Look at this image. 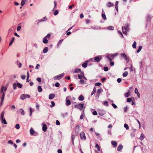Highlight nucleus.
I'll use <instances>...</instances> for the list:
<instances>
[{
  "label": "nucleus",
  "mask_w": 153,
  "mask_h": 153,
  "mask_svg": "<svg viewBox=\"0 0 153 153\" xmlns=\"http://www.w3.org/2000/svg\"><path fill=\"white\" fill-rule=\"evenodd\" d=\"M47 128H48L47 126L46 125H45V124H44L42 126V130L44 131L45 132L46 131V130L47 129Z\"/></svg>",
  "instance_id": "ddd939ff"
},
{
  "label": "nucleus",
  "mask_w": 153,
  "mask_h": 153,
  "mask_svg": "<svg viewBox=\"0 0 153 153\" xmlns=\"http://www.w3.org/2000/svg\"><path fill=\"white\" fill-rule=\"evenodd\" d=\"M95 147L97 149L98 151H100V147L98 144H96Z\"/></svg>",
  "instance_id": "393cba45"
},
{
  "label": "nucleus",
  "mask_w": 153,
  "mask_h": 153,
  "mask_svg": "<svg viewBox=\"0 0 153 153\" xmlns=\"http://www.w3.org/2000/svg\"><path fill=\"white\" fill-rule=\"evenodd\" d=\"M111 144L114 147H116L117 146V144L116 141H111Z\"/></svg>",
  "instance_id": "f3484780"
},
{
  "label": "nucleus",
  "mask_w": 153,
  "mask_h": 153,
  "mask_svg": "<svg viewBox=\"0 0 153 153\" xmlns=\"http://www.w3.org/2000/svg\"><path fill=\"white\" fill-rule=\"evenodd\" d=\"M16 86H17V84H16V83H14L13 84V86L14 89H16Z\"/></svg>",
  "instance_id": "de8ad7c7"
},
{
  "label": "nucleus",
  "mask_w": 153,
  "mask_h": 153,
  "mask_svg": "<svg viewBox=\"0 0 153 153\" xmlns=\"http://www.w3.org/2000/svg\"><path fill=\"white\" fill-rule=\"evenodd\" d=\"M25 4V1H22L21 3V5L22 6H23Z\"/></svg>",
  "instance_id": "3c124183"
},
{
  "label": "nucleus",
  "mask_w": 153,
  "mask_h": 153,
  "mask_svg": "<svg viewBox=\"0 0 153 153\" xmlns=\"http://www.w3.org/2000/svg\"><path fill=\"white\" fill-rule=\"evenodd\" d=\"M80 83L81 84H83L84 83H85V81H84V80L82 79H81L80 80Z\"/></svg>",
  "instance_id": "49530a36"
},
{
  "label": "nucleus",
  "mask_w": 153,
  "mask_h": 153,
  "mask_svg": "<svg viewBox=\"0 0 153 153\" xmlns=\"http://www.w3.org/2000/svg\"><path fill=\"white\" fill-rule=\"evenodd\" d=\"M15 127L16 129H19L20 128L19 125V124H16L15 126Z\"/></svg>",
  "instance_id": "37998d69"
},
{
  "label": "nucleus",
  "mask_w": 153,
  "mask_h": 153,
  "mask_svg": "<svg viewBox=\"0 0 153 153\" xmlns=\"http://www.w3.org/2000/svg\"><path fill=\"white\" fill-rule=\"evenodd\" d=\"M142 48V46H139L138 49L137 51V52L139 53L141 50Z\"/></svg>",
  "instance_id": "f704fd0d"
},
{
  "label": "nucleus",
  "mask_w": 153,
  "mask_h": 153,
  "mask_svg": "<svg viewBox=\"0 0 153 153\" xmlns=\"http://www.w3.org/2000/svg\"><path fill=\"white\" fill-rule=\"evenodd\" d=\"M21 28V27L20 26H18L17 28V30L18 31H19Z\"/></svg>",
  "instance_id": "774afa93"
},
{
  "label": "nucleus",
  "mask_w": 153,
  "mask_h": 153,
  "mask_svg": "<svg viewBox=\"0 0 153 153\" xmlns=\"http://www.w3.org/2000/svg\"><path fill=\"white\" fill-rule=\"evenodd\" d=\"M121 56L122 57L124 58L126 61H127L128 62V58L127 57L126 54L125 53H122L121 54Z\"/></svg>",
  "instance_id": "1a4fd4ad"
},
{
  "label": "nucleus",
  "mask_w": 153,
  "mask_h": 153,
  "mask_svg": "<svg viewBox=\"0 0 153 153\" xmlns=\"http://www.w3.org/2000/svg\"><path fill=\"white\" fill-rule=\"evenodd\" d=\"M17 85L19 88H21L22 87V85L19 82L17 83Z\"/></svg>",
  "instance_id": "4c0bfd02"
},
{
  "label": "nucleus",
  "mask_w": 153,
  "mask_h": 153,
  "mask_svg": "<svg viewBox=\"0 0 153 153\" xmlns=\"http://www.w3.org/2000/svg\"><path fill=\"white\" fill-rule=\"evenodd\" d=\"M123 148V146L121 145H119L117 148V150L118 151H120Z\"/></svg>",
  "instance_id": "a211bd4d"
},
{
  "label": "nucleus",
  "mask_w": 153,
  "mask_h": 153,
  "mask_svg": "<svg viewBox=\"0 0 153 153\" xmlns=\"http://www.w3.org/2000/svg\"><path fill=\"white\" fill-rule=\"evenodd\" d=\"M136 45H137V43L135 41H134L133 42V44H132V47L134 48H135L136 47Z\"/></svg>",
  "instance_id": "c756f323"
},
{
  "label": "nucleus",
  "mask_w": 153,
  "mask_h": 153,
  "mask_svg": "<svg viewBox=\"0 0 153 153\" xmlns=\"http://www.w3.org/2000/svg\"><path fill=\"white\" fill-rule=\"evenodd\" d=\"M104 105L106 106H108V102L106 101H105L103 103Z\"/></svg>",
  "instance_id": "c03bdc74"
},
{
  "label": "nucleus",
  "mask_w": 153,
  "mask_h": 153,
  "mask_svg": "<svg viewBox=\"0 0 153 153\" xmlns=\"http://www.w3.org/2000/svg\"><path fill=\"white\" fill-rule=\"evenodd\" d=\"M4 111H3L1 113V120L2 122L5 124H7V123L4 118Z\"/></svg>",
  "instance_id": "f257e3e1"
},
{
  "label": "nucleus",
  "mask_w": 153,
  "mask_h": 153,
  "mask_svg": "<svg viewBox=\"0 0 153 153\" xmlns=\"http://www.w3.org/2000/svg\"><path fill=\"white\" fill-rule=\"evenodd\" d=\"M71 104L70 101L69 100H67L66 101L65 104L67 106L70 105Z\"/></svg>",
  "instance_id": "6ab92c4d"
},
{
  "label": "nucleus",
  "mask_w": 153,
  "mask_h": 153,
  "mask_svg": "<svg viewBox=\"0 0 153 153\" xmlns=\"http://www.w3.org/2000/svg\"><path fill=\"white\" fill-rule=\"evenodd\" d=\"M108 29L109 30H113L114 29V27L113 26H110L108 27Z\"/></svg>",
  "instance_id": "a18cd8bd"
},
{
  "label": "nucleus",
  "mask_w": 153,
  "mask_h": 153,
  "mask_svg": "<svg viewBox=\"0 0 153 153\" xmlns=\"http://www.w3.org/2000/svg\"><path fill=\"white\" fill-rule=\"evenodd\" d=\"M84 106V104L79 103L78 105H74L75 108H79L80 111H82Z\"/></svg>",
  "instance_id": "20e7f679"
},
{
  "label": "nucleus",
  "mask_w": 153,
  "mask_h": 153,
  "mask_svg": "<svg viewBox=\"0 0 153 153\" xmlns=\"http://www.w3.org/2000/svg\"><path fill=\"white\" fill-rule=\"evenodd\" d=\"M114 56L113 55H108L106 56V57L110 61H111L113 59Z\"/></svg>",
  "instance_id": "6e6552de"
},
{
  "label": "nucleus",
  "mask_w": 153,
  "mask_h": 153,
  "mask_svg": "<svg viewBox=\"0 0 153 153\" xmlns=\"http://www.w3.org/2000/svg\"><path fill=\"white\" fill-rule=\"evenodd\" d=\"M81 72V70L80 69H76L74 71V73H78Z\"/></svg>",
  "instance_id": "e433bc0d"
},
{
  "label": "nucleus",
  "mask_w": 153,
  "mask_h": 153,
  "mask_svg": "<svg viewBox=\"0 0 153 153\" xmlns=\"http://www.w3.org/2000/svg\"><path fill=\"white\" fill-rule=\"evenodd\" d=\"M5 95V93H3V94H2V97L1 98V102L0 105H1L2 103L4 101V98Z\"/></svg>",
  "instance_id": "9d476101"
},
{
  "label": "nucleus",
  "mask_w": 153,
  "mask_h": 153,
  "mask_svg": "<svg viewBox=\"0 0 153 153\" xmlns=\"http://www.w3.org/2000/svg\"><path fill=\"white\" fill-rule=\"evenodd\" d=\"M80 136L81 139L85 140L86 139V137L85 136V134L83 131L81 132L80 134Z\"/></svg>",
  "instance_id": "0eeeda50"
},
{
  "label": "nucleus",
  "mask_w": 153,
  "mask_h": 153,
  "mask_svg": "<svg viewBox=\"0 0 153 153\" xmlns=\"http://www.w3.org/2000/svg\"><path fill=\"white\" fill-rule=\"evenodd\" d=\"M38 91L39 92H41L42 91V89L41 86L39 85L38 87Z\"/></svg>",
  "instance_id": "7c9ffc66"
},
{
  "label": "nucleus",
  "mask_w": 153,
  "mask_h": 153,
  "mask_svg": "<svg viewBox=\"0 0 153 153\" xmlns=\"http://www.w3.org/2000/svg\"><path fill=\"white\" fill-rule=\"evenodd\" d=\"M63 39L60 40L59 42L57 44V46H59V45H60L62 43V42H63Z\"/></svg>",
  "instance_id": "a19ab883"
},
{
  "label": "nucleus",
  "mask_w": 153,
  "mask_h": 153,
  "mask_svg": "<svg viewBox=\"0 0 153 153\" xmlns=\"http://www.w3.org/2000/svg\"><path fill=\"white\" fill-rule=\"evenodd\" d=\"M128 72L127 71H125L123 74V76L124 77H126L127 76Z\"/></svg>",
  "instance_id": "473e14b6"
},
{
  "label": "nucleus",
  "mask_w": 153,
  "mask_h": 153,
  "mask_svg": "<svg viewBox=\"0 0 153 153\" xmlns=\"http://www.w3.org/2000/svg\"><path fill=\"white\" fill-rule=\"evenodd\" d=\"M36 80L39 82H41V79L39 77H38L36 78Z\"/></svg>",
  "instance_id": "052dcab7"
},
{
  "label": "nucleus",
  "mask_w": 153,
  "mask_h": 153,
  "mask_svg": "<svg viewBox=\"0 0 153 153\" xmlns=\"http://www.w3.org/2000/svg\"><path fill=\"white\" fill-rule=\"evenodd\" d=\"M128 25H126L125 26L122 27L123 32L124 34H126L128 30Z\"/></svg>",
  "instance_id": "423d86ee"
},
{
  "label": "nucleus",
  "mask_w": 153,
  "mask_h": 153,
  "mask_svg": "<svg viewBox=\"0 0 153 153\" xmlns=\"http://www.w3.org/2000/svg\"><path fill=\"white\" fill-rule=\"evenodd\" d=\"M21 77L22 79H25L26 76L25 75H23L21 76Z\"/></svg>",
  "instance_id": "e2e57ef3"
},
{
  "label": "nucleus",
  "mask_w": 153,
  "mask_h": 153,
  "mask_svg": "<svg viewBox=\"0 0 153 153\" xmlns=\"http://www.w3.org/2000/svg\"><path fill=\"white\" fill-rule=\"evenodd\" d=\"M64 73H62L54 77V80H59L62 78L64 75Z\"/></svg>",
  "instance_id": "7ed1b4c3"
},
{
  "label": "nucleus",
  "mask_w": 153,
  "mask_h": 153,
  "mask_svg": "<svg viewBox=\"0 0 153 153\" xmlns=\"http://www.w3.org/2000/svg\"><path fill=\"white\" fill-rule=\"evenodd\" d=\"M118 1H116V3L115 4V7L117 11H118V8L117 7L118 4Z\"/></svg>",
  "instance_id": "c85d7f7f"
},
{
  "label": "nucleus",
  "mask_w": 153,
  "mask_h": 153,
  "mask_svg": "<svg viewBox=\"0 0 153 153\" xmlns=\"http://www.w3.org/2000/svg\"><path fill=\"white\" fill-rule=\"evenodd\" d=\"M79 125H77L76 127V129H77L78 131L79 129Z\"/></svg>",
  "instance_id": "0e129e2a"
},
{
  "label": "nucleus",
  "mask_w": 153,
  "mask_h": 153,
  "mask_svg": "<svg viewBox=\"0 0 153 153\" xmlns=\"http://www.w3.org/2000/svg\"><path fill=\"white\" fill-rule=\"evenodd\" d=\"M30 134L32 135H33L34 134L35 132V131L32 128H30Z\"/></svg>",
  "instance_id": "b1692460"
},
{
  "label": "nucleus",
  "mask_w": 153,
  "mask_h": 153,
  "mask_svg": "<svg viewBox=\"0 0 153 153\" xmlns=\"http://www.w3.org/2000/svg\"><path fill=\"white\" fill-rule=\"evenodd\" d=\"M102 59V57L101 56H98L95 57L94 58V60L95 62H99Z\"/></svg>",
  "instance_id": "f03ea898"
},
{
  "label": "nucleus",
  "mask_w": 153,
  "mask_h": 153,
  "mask_svg": "<svg viewBox=\"0 0 153 153\" xmlns=\"http://www.w3.org/2000/svg\"><path fill=\"white\" fill-rule=\"evenodd\" d=\"M134 92L136 94H137V95L138 96V97H140V94L138 92V91L137 89V88H135Z\"/></svg>",
  "instance_id": "5701e85b"
},
{
  "label": "nucleus",
  "mask_w": 153,
  "mask_h": 153,
  "mask_svg": "<svg viewBox=\"0 0 153 153\" xmlns=\"http://www.w3.org/2000/svg\"><path fill=\"white\" fill-rule=\"evenodd\" d=\"M124 126L126 128L127 130H128L129 129V127L128 125L126 123L124 124Z\"/></svg>",
  "instance_id": "58836bf2"
},
{
  "label": "nucleus",
  "mask_w": 153,
  "mask_h": 153,
  "mask_svg": "<svg viewBox=\"0 0 153 153\" xmlns=\"http://www.w3.org/2000/svg\"><path fill=\"white\" fill-rule=\"evenodd\" d=\"M48 48L46 47L44 49L43 52L44 53H46L48 51Z\"/></svg>",
  "instance_id": "4be33fe9"
},
{
  "label": "nucleus",
  "mask_w": 153,
  "mask_h": 153,
  "mask_svg": "<svg viewBox=\"0 0 153 153\" xmlns=\"http://www.w3.org/2000/svg\"><path fill=\"white\" fill-rule=\"evenodd\" d=\"M102 91V90L101 89H98L97 91V93L99 94Z\"/></svg>",
  "instance_id": "864d4df0"
},
{
  "label": "nucleus",
  "mask_w": 153,
  "mask_h": 153,
  "mask_svg": "<svg viewBox=\"0 0 153 153\" xmlns=\"http://www.w3.org/2000/svg\"><path fill=\"white\" fill-rule=\"evenodd\" d=\"M121 79L120 78H119L117 79V81L118 83H120L121 81Z\"/></svg>",
  "instance_id": "338daca9"
},
{
  "label": "nucleus",
  "mask_w": 153,
  "mask_h": 153,
  "mask_svg": "<svg viewBox=\"0 0 153 153\" xmlns=\"http://www.w3.org/2000/svg\"><path fill=\"white\" fill-rule=\"evenodd\" d=\"M101 85V83L100 82H97L95 84V85L96 86H100Z\"/></svg>",
  "instance_id": "09e8293b"
},
{
  "label": "nucleus",
  "mask_w": 153,
  "mask_h": 153,
  "mask_svg": "<svg viewBox=\"0 0 153 153\" xmlns=\"http://www.w3.org/2000/svg\"><path fill=\"white\" fill-rule=\"evenodd\" d=\"M130 92L128 91L127 93L125 94L124 95L126 97H128L130 95Z\"/></svg>",
  "instance_id": "2f4dec72"
},
{
  "label": "nucleus",
  "mask_w": 153,
  "mask_h": 153,
  "mask_svg": "<svg viewBox=\"0 0 153 153\" xmlns=\"http://www.w3.org/2000/svg\"><path fill=\"white\" fill-rule=\"evenodd\" d=\"M112 105L114 108H117V105L114 103H112Z\"/></svg>",
  "instance_id": "4d7b16f0"
},
{
  "label": "nucleus",
  "mask_w": 153,
  "mask_h": 153,
  "mask_svg": "<svg viewBox=\"0 0 153 153\" xmlns=\"http://www.w3.org/2000/svg\"><path fill=\"white\" fill-rule=\"evenodd\" d=\"M40 66V65L39 64H37L35 67V68L36 69H38L39 68Z\"/></svg>",
  "instance_id": "69168bd1"
},
{
  "label": "nucleus",
  "mask_w": 153,
  "mask_h": 153,
  "mask_svg": "<svg viewBox=\"0 0 153 153\" xmlns=\"http://www.w3.org/2000/svg\"><path fill=\"white\" fill-rule=\"evenodd\" d=\"M106 5L107 7H113L114 5L113 3H111L110 2H109Z\"/></svg>",
  "instance_id": "4468645a"
},
{
  "label": "nucleus",
  "mask_w": 153,
  "mask_h": 153,
  "mask_svg": "<svg viewBox=\"0 0 153 153\" xmlns=\"http://www.w3.org/2000/svg\"><path fill=\"white\" fill-rule=\"evenodd\" d=\"M144 138V135L143 134H141L140 137V139L142 140Z\"/></svg>",
  "instance_id": "cd10ccee"
},
{
  "label": "nucleus",
  "mask_w": 153,
  "mask_h": 153,
  "mask_svg": "<svg viewBox=\"0 0 153 153\" xmlns=\"http://www.w3.org/2000/svg\"><path fill=\"white\" fill-rule=\"evenodd\" d=\"M30 97V95L29 94H22L21 95L20 98L22 100H23L26 98H29Z\"/></svg>",
  "instance_id": "39448f33"
},
{
  "label": "nucleus",
  "mask_w": 153,
  "mask_h": 153,
  "mask_svg": "<svg viewBox=\"0 0 153 153\" xmlns=\"http://www.w3.org/2000/svg\"><path fill=\"white\" fill-rule=\"evenodd\" d=\"M55 86L56 87H59V82H56L55 84Z\"/></svg>",
  "instance_id": "5fc2aeb1"
},
{
  "label": "nucleus",
  "mask_w": 153,
  "mask_h": 153,
  "mask_svg": "<svg viewBox=\"0 0 153 153\" xmlns=\"http://www.w3.org/2000/svg\"><path fill=\"white\" fill-rule=\"evenodd\" d=\"M75 137V136L74 134H73L71 136V138H72V143L73 144L74 143V140Z\"/></svg>",
  "instance_id": "72a5a7b5"
},
{
  "label": "nucleus",
  "mask_w": 153,
  "mask_h": 153,
  "mask_svg": "<svg viewBox=\"0 0 153 153\" xmlns=\"http://www.w3.org/2000/svg\"><path fill=\"white\" fill-rule=\"evenodd\" d=\"M102 17L105 20L106 19V17L105 14L104 13V12L103 11V9H102Z\"/></svg>",
  "instance_id": "dca6fc26"
},
{
  "label": "nucleus",
  "mask_w": 153,
  "mask_h": 153,
  "mask_svg": "<svg viewBox=\"0 0 153 153\" xmlns=\"http://www.w3.org/2000/svg\"><path fill=\"white\" fill-rule=\"evenodd\" d=\"M56 125H59L60 124L58 120H56Z\"/></svg>",
  "instance_id": "13d9d810"
},
{
  "label": "nucleus",
  "mask_w": 153,
  "mask_h": 153,
  "mask_svg": "<svg viewBox=\"0 0 153 153\" xmlns=\"http://www.w3.org/2000/svg\"><path fill=\"white\" fill-rule=\"evenodd\" d=\"M51 105H50V107L51 108H52L55 105V104L54 102L51 101Z\"/></svg>",
  "instance_id": "79ce46f5"
},
{
  "label": "nucleus",
  "mask_w": 153,
  "mask_h": 153,
  "mask_svg": "<svg viewBox=\"0 0 153 153\" xmlns=\"http://www.w3.org/2000/svg\"><path fill=\"white\" fill-rule=\"evenodd\" d=\"M7 90V88H5L4 86H2L1 89V93H2V94L3 93H4L3 92L4 91H6Z\"/></svg>",
  "instance_id": "9b49d317"
},
{
  "label": "nucleus",
  "mask_w": 153,
  "mask_h": 153,
  "mask_svg": "<svg viewBox=\"0 0 153 153\" xmlns=\"http://www.w3.org/2000/svg\"><path fill=\"white\" fill-rule=\"evenodd\" d=\"M58 13V10H56L53 13V14L55 16H56Z\"/></svg>",
  "instance_id": "ea45409f"
},
{
  "label": "nucleus",
  "mask_w": 153,
  "mask_h": 153,
  "mask_svg": "<svg viewBox=\"0 0 153 153\" xmlns=\"http://www.w3.org/2000/svg\"><path fill=\"white\" fill-rule=\"evenodd\" d=\"M48 41L46 39V37H45L43 38V42L45 44L48 43Z\"/></svg>",
  "instance_id": "412c9836"
},
{
  "label": "nucleus",
  "mask_w": 153,
  "mask_h": 153,
  "mask_svg": "<svg viewBox=\"0 0 153 153\" xmlns=\"http://www.w3.org/2000/svg\"><path fill=\"white\" fill-rule=\"evenodd\" d=\"M54 7L53 9V10H54V9H55L56 8V6L57 5V4L56 2L55 1H54Z\"/></svg>",
  "instance_id": "603ef678"
},
{
  "label": "nucleus",
  "mask_w": 153,
  "mask_h": 153,
  "mask_svg": "<svg viewBox=\"0 0 153 153\" xmlns=\"http://www.w3.org/2000/svg\"><path fill=\"white\" fill-rule=\"evenodd\" d=\"M88 62V61H86L85 62L83 63L82 65V67L84 68H86L87 66V63Z\"/></svg>",
  "instance_id": "f8f14e48"
},
{
  "label": "nucleus",
  "mask_w": 153,
  "mask_h": 153,
  "mask_svg": "<svg viewBox=\"0 0 153 153\" xmlns=\"http://www.w3.org/2000/svg\"><path fill=\"white\" fill-rule=\"evenodd\" d=\"M92 113L94 115H97V113L96 111H94Z\"/></svg>",
  "instance_id": "bf43d9fd"
},
{
  "label": "nucleus",
  "mask_w": 153,
  "mask_h": 153,
  "mask_svg": "<svg viewBox=\"0 0 153 153\" xmlns=\"http://www.w3.org/2000/svg\"><path fill=\"white\" fill-rule=\"evenodd\" d=\"M19 111L22 115H23L25 114V112L23 109H20L19 110Z\"/></svg>",
  "instance_id": "a878e982"
},
{
  "label": "nucleus",
  "mask_w": 153,
  "mask_h": 153,
  "mask_svg": "<svg viewBox=\"0 0 153 153\" xmlns=\"http://www.w3.org/2000/svg\"><path fill=\"white\" fill-rule=\"evenodd\" d=\"M55 96V95L53 94H50L49 96V98L51 100L53 99Z\"/></svg>",
  "instance_id": "2eb2a0df"
},
{
  "label": "nucleus",
  "mask_w": 153,
  "mask_h": 153,
  "mask_svg": "<svg viewBox=\"0 0 153 153\" xmlns=\"http://www.w3.org/2000/svg\"><path fill=\"white\" fill-rule=\"evenodd\" d=\"M132 100V99L131 98H128L127 99V101L128 102H130Z\"/></svg>",
  "instance_id": "6e6d98bb"
},
{
  "label": "nucleus",
  "mask_w": 153,
  "mask_h": 153,
  "mask_svg": "<svg viewBox=\"0 0 153 153\" xmlns=\"http://www.w3.org/2000/svg\"><path fill=\"white\" fill-rule=\"evenodd\" d=\"M15 39V38L14 37H13L12 38V40L10 42V43L9 44V46H11L12 44L13 43L14 40Z\"/></svg>",
  "instance_id": "c9c22d12"
},
{
  "label": "nucleus",
  "mask_w": 153,
  "mask_h": 153,
  "mask_svg": "<svg viewBox=\"0 0 153 153\" xmlns=\"http://www.w3.org/2000/svg\"><path fill=\"white\" fill-rule=\"evenodd\" d=\"M84 76V74H79L78 75V77L79 79H81L82 77L83 76Z\"/></svg>",
  "instance_id": "bb28decb"
},
{
  "label": "nucleus",
  "mask_w": 153,
  "mask_h": 153,
  "mask_svg": "<svg viewBox=\"0 0 153 153\" xmlns=\"http://www.w3.org/2000/svg\"><path fill=\"white\" fill-rule=\"evenodd\" d=\"M78 99L79 100L83 101L84 100V97L82 95H80Z\"/></svg>",
  "instance_id": "aec40b11"
},
{
  "label": "nucleus",
  "mask_w": 153,
  "mask_h": 153,
  "mask_svg": "<svg viewBox=\"0 0 153 153\" xmlns=\"http://www.w3.org/2000/svg\"><path fill=\"white\" fill-rule=\"evenodd\" d=\"M8 143V144H12L13 143V141L11 140H9L7 142Z\"/></svg>",
  "instance_id": "680f3d73"
},
{
  "label": "nucleus",
  "mask_w": 153,
  "mask_h": 153,
  "mask_svg": "<svg viewBox=\"0 0 153 153\" xmlns=\"http://www.w3.org/2000/svg\"><path fill=\"white\" fill-rule=\"evenodd\" d=\"M103 69L105 71H107L108 70V68L107 67H105L103 68Z\"/></svg>",
  "instance_id": "8fccbe9b"
}]
</instances>
